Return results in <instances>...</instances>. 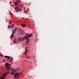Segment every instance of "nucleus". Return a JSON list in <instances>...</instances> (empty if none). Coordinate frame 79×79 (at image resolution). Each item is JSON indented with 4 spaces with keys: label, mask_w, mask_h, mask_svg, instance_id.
Here are the masks:
<instances>
[{
    "label": "nucleus",
    "mask_w": 79,
    "mask_h": 79,
    "mask_svg": "<svg viewBox=\"0 0 79 79\" xmlns=\"http://www.w3.org/2000/svg\"><path fill=\"white\" fill-rule=\"evenodd\" d=\"M26 35H27L24 38H23L22 37L19 38L17 40L18 42H21V41H23V40H24V39H27V44H28L29 41V37H31L32 36V34H31L30 35L29 33H27L26 34Z\"/></svg>",
    "instance_id": "1"
},
{
    "label": "nucleus",
    "mask_w": 79,
    "mask_h": 79,
    "mask_svg": "<svg viewBox=\"0 0 79 79\" xmlns=\"http://www.w3.org/2000/svg\"><path fill=\"white\" fill-rule=\"evenodd\" d=\"M18 30V28L17 27H16L13 30L12 33L11 35V36H10V37L11 38H13V37H14L15 35H14V34L16 32V31Z\"/></svg>",
    "instance_id": "2"
},
{
    "label": "nucleus",
    "mask_w": 79,
    "mask_h": 79,
    "mask_svg": "<svg viewBox=\"0 0 79 79\" xmlns=\"http://www.w3.org/2000/svg\"><path fill=\"white\" fill-rule=\"evenodd\" d=\"M9 65L10 64L9 63H6L5 66L8 70H10V67H11V64Z\"/></svg>",
    "instance_id": "3"
},
{
    "label": "nucleus",
    "mask_w": 79,
    "mask_h": 79,
    "mask_svg": "<svg viewBox=\"0 0 79 79\" xmlns=\"http://www.w3.org/2000/svg\"><path fill=\"white\" fill-rule=\"evenodd\" d=\"M8 74H9V72H6V73H5L2 76V77H1V79H4V78H5V76H6L7 75H8Z\"/></svg>",
    "instance_id": "4"
},
{
    "label": "nucleus",
    "mask_w": 79,
    "mask_h": 79,
    "mask_svg": "<svg viewBox=\"0 0 79 79\" xmlns=\"http://www.w3.org/2000/svg\"><path fill=\"white\" fill-rule=\"evenodd\" d=\"M15 10H16V11L17 12H18V11H19V12L20 11H21L22 10V9H18V6H17L15 8Z\"/></svg>",
    "instance_id": "5"
},
{
    "label": "nucleus",
    "mask_w": 79,
    "mask_h": 79,
    "mask_svg": "<svg viewBox=\"0 0 79 79\" xmlns=\"http://www.w3.org/2000/svg\"><path fill=\"white\" fill-rule=\"evenodd\" d=\"M20 74L21 73H17L14 75V77L15 78H16L17 77H19V74Z\"/></svg>",
    "instance_id": "6"
},
{
    "label": "nucleus",
    "mask_w": 79,
    "mask_h": 79,
    "mask_svg": "<svg viewBox=\"0 0 79 79\" xmlns=\"http://www.w3.org/2000/svg\"><path fill=\"white\" fill-rule=\"evenodd\" d=\"M11 70H13L11 73V74H15V73L16 72V70L15 69H14L13 68H11Z\"/></svg>",
    "instance_id": "7"
},
{
    "label": "nucleus",
    "mask_w": 79,
    "mask_h": 79,
    "mask_svg": "<svg viewBox=\"0 0 79 79\" xmlns=\"http://www.w3.org/2000/svg\"><path fill=\"white\" fill-rule=\"evenodd\" d=\"M20 3V0L17 1L16 2H15V6L18 5V3Z\"/></svg>",
    "instance_id": "8"
},
{
    "label": "nucleus",
    "mask_w": 79,
    "mask_h": 79,
    "mask_svg": "<svg viewBox=\"0 0 79 79\" xmlns=\"http://www.w3.org/2000/svg\"><path fill=\"white\" fill-rule=\"evenodd\" d=\"M27 48H28V47H27L26 48H25V52L24 53V54H26V53H27L28 52V49H27Z\"/></svg>",
    "instance_id": "9"
},
{
    "label": "nucleus",
    "mask_w": 79,
    "mask_h": 79,
    "mask_svg": "<svg viewBox=\"0 0 79 79\" xmlns=\"http://www.w3.org/2000/svg\"><path fill=\"white\" fill-rule=\"evenodd\" d=\"M21 26L22 27H25V26H26V24L22 23V24H21Z\"/></svg>",
    "instance_id": "10"
},
{
    "label": "nucleus",
    "mask_w": 79,
    "mask_h": 79,
    "mask_svg": "<svg viewBox=\"0 0 79 79\" xmlns=\"http://www.w3.org/2000/svg\"><path fill=\"white\" fill-rule=\"evenodd\" d=\"M17 42V41H16V39H15L14 40L13 43H14V44H15V43H16Z\"/></svg>",
    "instance_id": "11"
},
{
    "label": "nucleus",
    "mask_w": 79,
    "mask_h": 79,
    "mask_svg": "<svg viewBox=\"0 0 79 79\" xmlns=\"http://www.w3.org/2000/svg\"><path fill=\"white\" fill-rule=\"evenodd\" d=\"M9 23H10V24H11V20H10L9 21Z\"/></svg>",
    "instance_id": "12"
},
{
    "label": "nucleus",
    "mask_w": 79,
    "mask_h": 79,
    "mask_svg": "<svg viewBox=\"0 0 79 79\" xmlns=\"http://www.w3.org/2000/svg\"><path fill=\"white\" fill-rule=\"evenodd\" d=\"M13 28H14V25L12 24V29H13Z\"/></svg>",
    "instance_id": "13"
},
{
    "label": "nucleus",
    "mask_w": 79,
    "mask_h": 79,
    "mask_svg": "<svg viewBox=\"0 0 79 79\" xmlns=\"http://www.w3.org/2000/svg\"><path fill=\"white\" fill-rule=\"evenodd\" d=\"M5 58H7L9 57V56H4Z\"/></svg>",
    "instance_id": "14"
},
{
    "label": "nucleus",
    "mask_w": 79,
    "mask_h": 79,
    "mask_svg": "<svg viewBox=\"0 0 79 79\" xmlns=\"http://www.w3.org/2000/svg\"><path fill=\"white\" fill-rule=\"evenodd\" d=\"M0 55L1 57H3V55L1 54V53H0Z\"/></svg>",
    "instance_id": "15"
},
{
    "label": "nucleus",
    "mask_w": 79,
    "mask_h": 79,
    "mask_svg": "<svg viewBox=\"0 0 79 79\" xmlns=\"http://www.w3.org/2000/svg\"><path fill=\"white\" fill-rule=\"evenodd\" d=\"M11 26H8V28H11Z\"/></svg>",
    "instance_id": "16"
},
{
    "label": "nucleus",
    "mask_w": 79,
    "mask_h": 79,
    "mask_svg": "<svg viewBox=\"0 0 79 79\" xmlns=\"http://www.w3.org/2000/svg\"><path fill=\"white\" fill-rule=\"evenodd\" d=\"M13 60V59H12L11 60H10V61L12 62V61Z\"/></svg>",
    "instance_id": "17"
},
{
    "label": "nucleus",
    "mask_w": 79,
    "mask_h": 79,
    "mask_svg": "<svg viewBox=\"0 0 79 79\" xmlns=\"http://www.w3.org/2000/svg\"><path fill=\"white\" fill-rule=\"evenodd\" d=\"M8 58L9 59H11V57H8Z\"/></svg>",
    "instance_id": "18"
},
{
    "label": "nucleus",
    "mask_w": 79,
    "mask_h": 79,
    "mask_svg": "<svg viewBox=\"0 0 79 79\" xmlns=\"http://www.w3.org/2000/svg\"><path fill=\"white\" fill-rule=\"evenodd\" d=\"M24 13H26V11H24Z\"/></svg>",
    "instance_id": "19"
},
{
    "label": "nucleus",
    "mask_w": 79,
    "mask_h": 79,
    "mask_svg": "<svg viewBox=\"0 0 79 79\" xmlns=\"http://www.w3.org/2000/svg\"><path fill=\"white\" fill-rule=\"evenodd\" d=\"M11 2H10V5H11Z\"/></svg>",
    "instance_id": "20"
},
{
    "label": "nucleus",
    "mask_w": 79,
    "mask_h": 79,
    "mask_svg": "<svg viewBox=\"0 0 79 79\" xmlns=\"http://www.w3.org/2000/svg\"><path fill=\"white\" fill-rule=\"evenodd\" d=\"M9 60V59H8V58L7 59V60Z\"/></svg>",
    "instance_id": "21"
},
{
    "label": "nucleus",
    "mask_w": 79,
    "mask_h": 79,
    "mask_svg": "<svg viewBox=\"0 0 79 79\" xmlns=\"http://www.w3.org/2000/svg\"><path fill=\"white\" fill-rule=\"evenodd\" d=\"M5 61L4 60V61H3V62H5Z\"/></svg>",
    "instance_id": "22"
},
{
    "label": "nucleus",
    "mask_w": 79,
    "mask_h": 79,
    "mask_svg": "<svg viewBox=\"0 0 79 79\" xmlns=\"http://www.w3.org/2000/svg\"><path fill=\"white\" fill-rule=\"evenodd\" d=\"M11 61H10L9 62V63H11Z\"/></svg>",
    "instance_id": "23"
},
{
    "label": "nucleus",
    "mask_w": 79,
    "mask_h": 79,
    "mask_svg": "<svg viewBox=\"0 0 79 79\" xmlns=\"http://www.w3.org/2000/svg\"><path fill=\"white\" fill-rule=\"evenodd\" d=\"M13 6H12V7H13Z\"/></svg>",
    "instance_id": "24"
}]
</instances>
